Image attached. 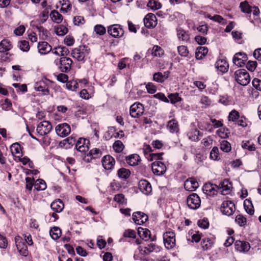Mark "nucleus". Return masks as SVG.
I'll return each mask as SVG.
<instances>
[{
	"label": "nucleus",
	"mask_w": 261,
	"mask_h": 261,
	"mask_svg": "<svg viewBox=\"0 0 261 261\" xmlns=\"http://www.w3.org/2000/svg\"><path fill=\"white\" fill-rule=\"evenodd\" d=\"M90 53V48L87 45H81L72 50L71 56L78 61H84L85 57Z\"/></svg>",
	"instance_id": "obj_1"
},
{
	"label": "nucleus",
	"mask_w": 261,
	"mask_h": 261,
	"mask_svg": "<svg viewBox=\"0 0 261 261\" xmlns=\"http://www.w3.org/2000/svg\"><path fill=\"white\" fill-rule=\"evenodd\" d=\"M235 80L241 85L246 86L250 81V77L248 72L244 69H240L234 72Z\"/></svg>",
	"instance_id": "obj_2"
},
{
	"label": "nucleus",
	"mask_w": 261,
	"mask_h": 261,
	"mask_svg": "<svg viewBox=\"0 0 261 261\" xmlns=\"http://www.w3.org/2000/svg\"><path fill=\"white\" fill-rule=\"evenodd\" d=\"M50 82L49 80L46 79L39 81L35 84V89L39 92L40 95H48L49 94L48 89V83Z\"/></svg>",
	"instance_id": "obj_3"
},
{
	"label": "nucleus",
	"mask_w": 261,
	"mask_h": 261,
	"mask_svg": "<svg viewBox=\"0 0 261 261\" xmlns=\"http://www.w3.org/2000/svg\"><path fill=\"white\" fill-rule=\"evenodd\" d=\"M72 60L67 57H62L59 59V63H57L60 70L62 72H68L71 68Z\"/></svg>",
	"instance_id": "obj_4"
},
{
	"label": "nucleus",
	"mask_w": 261,
	"mask_h": 261,
	"mask_svg": "<svg viewBox=\"0 0 261 261\" xmlns=\"http://www.w3.org/2000/svg\"><path fill=\"white\" fill-rule=\"evenodd\" d=\"M165 246L167 249H171L175 245V234L173 231H167L163 234Z\"/></svg>",
	"instance_id": "obj_5"
},
{
	"label": "nucleus",
	"mask_w": 261,
	"mask_h": 261,
	"mask_svg": "<svg viewBox=\"0 0 261 261\" xmlns=\"http://www.w3.org/2000/svg\"><path fill=\"white\" fill-rule=\"evenodd\" d=\"M187 203L190 208L196 210L200 206L201 200L199 196L197 194L192 193L188 197Z\"/></svg>",
	"instance_id": "obj_6"
},
{
	"label": "nucleus",
	"mask_w": 261,
	"mask_h": 261,
	"mask_svg": "<svg viewBox=\"0 0 261 261\" xmlns=\"http://www.w3.org/2000/svg\"><path fill=\"white\" fill-rule=\"evenodd\" d=\"M143 105L140 102H135L130 107L129 114L133 118H139L144 113Z\"/></svg>",
	"instance_id": "obj_7"
},
{
	"label": "nucleus",
	"mask_w": 261,
	"mask_h": 261,
	"mask_svg": "<svg viewBox=\"0 0 261 261\" xmlns=\"http://www.w3.org/2000/svg\"><path fill=\"white\" fill-rule=\"evenodd\" d=\"M108 32L112 37L119 38L123 36L124 31L120 24H113L108 28Z\"/></svg>",
	"instance_id": "obj_8"
},
{
	"label": "nucleus",
	"mask_w": 261,
	"mask_h": 261,
	"mask_svg": "<svg viewBox=\"0 0 261 261\" xmlns=\"http://www.w3.org/2000/svg\"><path fill=\"white\" fill-rule=\"evenodd\" d=\"M138 249L144 255H148L152 252H157L160 250V247L152 242L145 244L144 247L139 246Z\"/></svg>",
	"instance_id": "obj_9"
},
{
	"label": "nucleus",
	"mask_w": 261,
	"mask_h": 261,
	"mask_svg": "<svg viewBox=\"0 0 261 261\" xmlns=\"http://www.w3.org/2000/svg\"><path fill=\"white\" fill-rule=\"evenodd\" d=\"M153 173L158 176L163 175L166 171V167L162 162L155 161L151 164Z\"/></svg>",
	"instance_id": "obj_10"
},
{
	"label": "nucleus",
	"mask_w": 261,
	"mask_h": 261,
	"mask_svg": "<svg viewBox=\"0 0 261 261\" xmlns=\"http://www.w3.org/2000/svg\"><path fill=\"white\" fill-rule=\"evenodd\" d=\"M51 129L52 125L50 122L43 121L37 125L36 130L40 135L44 136L49 133Z\"/></svg>",
	"instance_id": "obj_11"
},
{
	"label": "nucleus",
	"mask_w": 261,
	"mask_h": 261,
	"mask_svg": "<svg viewBox=\"0 0 261 261\" xmlns=\"http://www.w3.org/2000/svg\"><path fill=\"white\" fill-rule=\"evenodd\" d=\"M56 132L57 134L61 137H65L68 136L70 132L71 128L70 126L66 123H64L58 124L55 128Z\"/></svg>",
	"instance_id": "obj_12"
},
{
	"label": "nucleus",
	"mask_w": 261,
	"mask_h": 261,
	"mask_svg": "<svg viewBox=\"0 0 261 261\" xmlns=\"http://www.w3.org/2000/svg\"><path fill=\"white\" fill-rule=\"evenodd\" d=\"M132 218L136 224L141 225L148 220V217L143 212H136L133 214Z\"/></svg>",
	"instance_id": "obj_13"
},
{
	"label": "nucleus",
	"mask_w": 261,
	"mask_h": 261,
	"mask_svg": "<svg viewBox=\"0 0 261 261\" xmlns=\"http://www.w3.org/2000/svg\"><path fill=\"white\" fill-rule=\"evenodd\" d=\"M248 57L246 54L244 53H237L233 58V63L239 67H242L245 64L247 61Z\"/></svg>",
	"instance_id": "obj_14"
},
{
	"label": "nucleus",
	"mask_w": 261,
	"mask_h": 261,
	"mask_svg": "<svg viewBox=\"0 0 261 261\" xmlns=\"http://www.w3.org/2000/svg\"><path fill=\"white\" fill-rule=\"evenodd\" d=\"M234 211V205L231 201H224L221 206V212L227 216H230Z\"/></svg>",
	"instance_id": "obj_15"
},
{
	"label": "nucleus",
	"mask_w": 261,
	"mask_h": 261,
	"mask_svg": "<svg viewBox=\"0 0 261 261\" xmlns=\"http://www.w3.org/2000/svg\"><path fill=\"white\" fill-rule=\"evenodd\" d=\"M217 187L221 190L222 195H226L230 193L232 185L228 179H225L221 181Z\"/></svg>",
	"instance_id": "obj_16"
},
{
	"label": "nucleus",
	"mask_w": 261,
	"mask_h": 261,
	"mask_svg": "<svg viewBox=\"0 0 261 261\" xmlns=\"http://www.w3.org/2000/svg\"><path fill=\"white\" fill-rule=\"evenodd\" d=\"M157 19L154 14L152 13L147 14L144 18V23L147 28H153L157 24Z\"/></svg>",
	"instance_id": "obj_17"
},
{
	"label": "nucleus",
	"mask_w": 261,
	"mask_h": 261,
	"mask_svg": "<svg viewBox=\"0 0 261 261\" xmlns=\"http://www.w3.org/2000/svg\"><path fill=\"white\" fill-rule=\"evenodd\" d=\"M89 141L87 139L80 138L76 142L75 148L80 152H84L89 149Z\"/></svg>",
	"instance_id": "obj_18"
},
{
	"label": "nucleus",
	"mask_w": 261,
	"mask_h": 261,
	"mask_svg": "<svg viewBox=\"0 0 261 261\" xmlns=\"http://www.w3.org/2000/svg\"><path fill=\"white\" fill-rule=\"evenodd\" d=\"M101 162L103 167L106 170H111L114 168L115 160L112 156L107 155L103 157Z\"/></svg>",
	"instance_id": "obj_19"
},
{
	"label": "nucleus",
	"mask_w": 261,
	"mask_h": 261,
	"mask_svg": "<svg viewBox=\"0 0 261 261\" xmlns=\"http://www.w3.org/2000/svg\"><path fill=\"white\" fill-rule=\"evenodd\" d=\"M198 186V182L194 178H189L184 183L185 189L188 191H194Z\"/></svg>",
	"instance_id": "obj_20"
},
{
	"label": "nucleus",
	"mask_w": 261,
	"mask_h": 261,
	"mask_svg": "<svg viewBox=\"0 0 261 261\" xmlns=\"http://www.w3.org/2000/svg\"><path fill=\"white\" fill-rule=\"evenodd\" d=\"M140 190L145 194H148L152 191L151 184L146 180H141L139 182Z\"/></svg>",
	"instance_id": "obj_21"
},
{
	"label": "nucleus",
	"mask_w": 261,
	"mask_h": 261,
	"mask_svg": "<svg viewBox=\"0 0 261 261\" xmlns=\"http://www.w3.org/2000/svg\"><path fill=\"white\" fill-rule=\"evenodd\" d=\"M138 233L140 237L145 241H148L150 240L151 241H153L156 240V236L155 235L152 236L151 234L149 229H137Z\"/></svg>",
	"instance_id": "obj_22"
},
{
	"label": "nucleus",
	"mask_w": 261,
	"mask_h": 261,
	"mask_svg": "<svg viewBox=\"0 0 261 261\" xmlns=\"http://www.w3.org/2000/svg\"><path fill=\"white\" fill-rule=\"evenodd\" d=\"M38 50L41 55H45L52 50V47L46 41L39 42L38 44Z\"/></svg>",
	"instance_id": "obj_23"
},
{
	"label": "nucleus",
	"mask_w": 261,
	"mask_h": 261,
	"mask_svg": "<svg viewBox=\"0 0 261 261\" xmlns=\"http://www.w3.org/2000/svg\"><path fill=\"white\" fill-rule=\"evenodd\" d=\"M125 160L129 166H134L138 165V163L141 161V158L137 154H132L125 156Z\"/></svg>",
	"instance_id": "obj_24"
},
{
	"label": "nucleus",
	"mask_w": 261,
	"mask_h": 261,
	"mask_svg": "<svg viewBox=\"0 0 261 261\" xmlns=\"http://www.w3.org/2000/svg\"><path fill=\"white\" fill-rule=\"evenodd\" d=\"M167 128L171 133H178L179 130L178 121L175 119L169 121L167 124Z\"/></svg>",
	"instance_id": "obj_25"
},
{
	"label": "nucleus",
	"mask_w": 261,
	"mask_h": 261,
	"mask_svg": "<svg viewBox=\"0 0 261 261\" xmlns=\"http://www.w3.org/2000/svg\"><path fill=\"white\" fill-rule=\"evenodd\" d=\"M217 187L216 185H213L211 183H206L202 188V190L205 194L207 195H214L217 193V190L215 187Z\"/></svg>",
	"instance_id": "obj_26"
},
{
	"label": "nucleus",
	"mask_w": 261,
	"mask_h": 261,
	"mask_svg": "<svg viewBox=\"0 0 261 261\" xmlns=\"http://www.w3.org/2000/svg\"><path fill=\"white\" fill-rule=\"evenodd\" d=\"M169 74V71H165L163 73L160 72H156L153 75V80L158 83H163L168 78Z\"/></svg>",
	"instance_id": "obj_27"
},
{
	"label": "nucleus",
	"mask_w": 261,
	"mask_h": 261,
	"mask_svg": "<svg viewBox=\"0 0 261 261\" xmlns=\"http://www.w3.org/2000/svg\"><path fill=\"white\" fill-rule=\"evenodd\" d=\"M177 36L179 41L188 42L190 41V36L188 31L182 29H177Z\"/></svg>",
	"instance_id": "obj_28"
},
{
	"label": "nucleus",
	"mask_w": 261,
	"mask_h": 261,
	"mask_svg": "<svg viewBox=\"0 0 261 261\" xmlns=\"http://www.w3.org/2000/svg\"><path fill=\"white\" fill-rule=\"evenodd\" d=\"M53 54L59 56L65 57V56H67L69 54V50L65 46H58V47H55L52 50Z\"/></svg>",
	"instance_id": "obj_29"
},
{
	"label": "nucleus",
	"mask_w": 261,
	"mask_h": 261,
	"mask_svg": "<svg viewBox=\"0 0 261 261\" xmlns=\"http://www.w3.org/2000/svg\"><path fill=\"white\" fill-rule=\"evenodd\" d=\"M50 207L55 212L60 213L63 210L64 204L61 199H58L51 203Z\"/></svg>",
	"instance_id": "obj_30"
},
{
	"label": "nucleus",
	"mask_w": 261,
	"mask_h": 261,
	"mask_svg": "<svg viewBox=\"0 0 261 261\" xmlns=\"http://www.w3.org/2000/svg\"><path fill=\"white\" fill-rule=\"evenodd\" d=\"M15 243L18 251L23 256H26L28 254V248L24 242L18 241L17 238H15Z\"/></svg>",
	"instance_id": "obj_31"
},
{
	"label": "nucleus",
	"mask_w": 261,
	"mask_h": 261,
	"mask_svg": "<svg viewBox=\"0 0 261 261\" xmlns=\"http://www.w3.org/2000/svg\"><path fill=\"white\" fill-rule=\"evenodd\" d=\"M12 48L11 42L8 39H3L0 42V53H4Z\"/></svg>",
	"instance_id": "obj_32"
},
{
	"label": "nucleus",
	"mask_w": 261,
	"mask_h": 261,
	"mask_svg": "<svg viewBox=\"0 0 261 261\" xmlns=\"http://www.w3.org/2000/svg\"><path fill=\"white\" fill-rule=\"evenodd\" d=\"M216 67L218 70L222 73H225L228 69V64L224 60H219L216 63Z\"/></svg>",
	"instance_id": "obj_33"
},
{
	"label": "nucleus",
	"mask_w": 261,
	"mask_h": 261,
	"mask_svg": "<svg viewBox=\"0 0 261 261\" xmlns=\"http://www.w3.org/2000/svg\"><path fill=\"white\" fill-rule=\"evenodd\" d=\"M202 135V134L196 129H193L187 134L188 138L192 141H198L200 140L199 136Z\"/></svg>",
	"instance_id": "obj_34"
},
{
	"label": "nucleus",
	"mask_w": 261,
	"mask_h": 261,
	"mask_svg": "<svg viewBox=\"0 0 261 261\" xmlns=\"http://www.w3.org/2000/svg\"><path fill=\"white\" fill-rule=\"evenodd\" d=\"M208 53V48L205 46H200L196 48L195 57L197 60L202 59Z\"/></svg>",
	"instance_id": "obj_35"
},
{
	"label": "nucleus",
	"mask_w": 261,
	"mask_h": 261,
	"mask_svg": "<svg viewBox=\"0 0 261 261\" xmlns=\"http://www.w3.org/2000/svg\"><path fill=\"white\" fill-rule=\"evenodd\" d=\"M50 16L51 20L57 23H61L63 18L62 15L55 10L51 11Z\"/></svg>",
	"instance_id": "obj_36"
},
{
	"label": "nucleus",
	"mask_w": 261,
	"mask_h": 261,
	"mask_svg": "<svg viewBox=\"0 0 261 261\" xmlns=\"http://www.w3.org/2000/svg\"><path fill=\"white\" fill-rule=\"evenodd\" d=\"M244 207L246 212L252 215L254 214V207L251 200L246 199L244 201Z\"/></svg>",
	"instance_id": "obj_37"
},
{
	"label": "nucleus",
	"mask_w": 261,
	"mask_h": 261,
	"mask_svg": "<svg viewBox=\"0 0 261 261\" xmlns=\"http://www.w3.org/2000/svg\"><path fill=\"white\" fill-rule=\"evenodd\" d=\"M239 7L241 12L244 13L250 14L252 12V7L246 1L241 2L240 4Z\"/></svg>",
	"instance_id": "obj_38"
},
{
	"label": "nucleus",
	"mask_w": 261,
	"mask_h": 261,
	"mask_svg": "<svg viewBox=\"0 0 261 261\" xmlns=\"http://www.w3.org/2000/svg\"><path fill=\"white\" fill-rule=\"evenodd\" d=\"M162 6L159 0H150L147 5V6L153 11L160 9Z\"/></svg>",
	"instance_id": "obj_39"
},
{
	"label": "nucleus",
	"mask_w": 261,
	"mask_h": 261,
	"mask_svg": "<svg viewBox=\"0 0 261 261\" xmlns=\"http://www.w3.org/2000/svg\"><path fill=\"white\" fill-rule=\"evenodd\" d=\"M34 188L38 191L44 190L46 188V182L42 179H38L35 181Z\"/></svg>",
	"instance_id": "obj_40"
},
{
	"label": "nucleus",
	"mask_w": 261,
	"mask_h": 261,
	"mask_svg": "<svg viewBox=\"0 0 261 261\" xmlns=\"http://www.w3.org/2000/svg\"><path fill=\"white\" fill-rule=\"evenodd\" d=\"M130 174V172L128 169L124 168L119 169L117 171V175L118 177L122 179L128 178Z\"/></svg>",
	"instance_id": "obj_41"
},
{
	"label": "nucleus",
	"mask_w": 261,
	"mask_h": 261,
	"mask_svg": "<svg viewBox=\"0 0 261 261\" xmlns=\"http://www.w3.org/2000/svg\"><path fill=\"white\" fill-rule=\"evenodd\" d=\"M39 33V36L43 40L47 39L49 37V33L42 26H37L36 29Z\"/></svg>",
	"instance_id": "obj_42"
},
{
	"label": "nucleus",
	"mask_w": 261,
	"mask_h": 261,
	"mask_svg": "<svg viewBox=\"0 0 261 261\" xmlns=\"http://www.w3.org/2000/svg\"><path fill=\"white\" fill-rule=\"evenodd\" d=\"M151 54L154 57H161L164 54V51L160 46L154 45L152 49Z\"/></svg>",
	"instance_id": "obj_43"
},
{
	"label": "nucleus",
	"mask_w": 261,
	"mask_h": 261,
	"mask_svg": "<svg viewBox=\"0 0 261 261\" xmlns=\"http://www.w3.org/2000/svg\"><path fill=\"white\" fill-rule=\"evenodd\" d=\"M240 117L239 112L236 110H233L229 113L228 120L229 121L237 122Z\"/></svg>",
	"instance_id": "obj_44"
},
{
	"label": "nucleus",
	"mask_w": 261,
	"mask_h": 261,
	"mask_svg": "<svg viewBox=\"0 0 261 261\" xmlns=\"http://www.w3.org/2000/svg\"><path fill=\"white\" fill-rule=\"evenodd\" d=\"M168 98L169 99V101L172 104H175L182 100V98L179 97V94L177 93H171L169 94Z\"/></svg>",
	"instance_id": "obj_45"
},
{
	"label": "nucleus",
	"mask_w": 261,
	"mask_h": 261,
	"mask_svg": "<svg viewBox=\"0 0 261 261\" xmlns=\"http://www.w3.org/2000/svg\"><path fill=\"white\" fill-rule=\"evenodd\" d=\"M18 45L20 49L23 51L27 52L30 48L29 42L27 40L19 41Z\"/></svg>",
	"instance_id": "obj_46"
},
{
	"label": "nucleus",
	"mask_w": 261,
	"mask_h": 261,
	"mask_svg": "<svg viewBox=\"0 0 261 261\" xmlns=\"http://www.w3.org/2000/svg\"><path fill=\"white\" fill-rule=\"evenodd\" d=\"M11 151L12 153L15 156L17 154H21V148L20 145L18 143H13L11 146Z\"/></svg>",
	"instance_id": "obj_47"
},
{
	"label": "nucleus",
	"mask_w": 261,
	"mask_h": 261,
	"mask_svg": "<svg viewBox=\"0 0 261 261\" xmlns=\"http://www.w3.org/2000/svg\"><path fill=\"white\" fill-rule=\"evenodd\" d=\"M197 225L201 228H208L210 225L209 221L207 218L203 217L197 221Z\"/></svg>",
	"instance_id": "obj_48"
},
{
	"label": "nucleus",
	"mask_w": 261,
	"mask_h": 261,
	"mask_svg": "<svg viewBox=\"0 0 261 261\" xmlns=\"http://www.w3.org/2000/svg\"><path fill=\"white\" fill-rule=\"evenodd\" d=\"M116 132L115 127L111 126L108 128V130L104 135V138L106 140H109L113 137H114L115 132Z\"/></svg>",
	"instance_id": "obj_49"
},
{
	"label": "nucleus",
	"mask_w": 261,
	"mask_h": 261,
	"mask_svg": "<svg viewBox=\"0 0 261 261\" xmlns=\"http://www.w3.org/2000/svg\"><path fill=\"white\" fill-rule=\"evenodd\" d=\"M113 147L116 152L119 153L123 150L124 146L121 141L117 140L114 143Z\"/></svg>",
	"instance_id": "obj_50"
},
{
	"label": "nucleus",
	"mask_w": 261,
	"mask_h": 261,
	"mask_svg": "<svg viewBox=\"0 0 261 261\" xmlns=\"http://www.w3.org/2000/svg\"><path fill=\"white\" fill-rule=\"evenodd\" d=\"M242 147L243 148L248 149L249 151H254L256 149L255 145L249 141H243Z\"/></svg>",
	"instance_id": "obj_51"
},
{
	"label": "nucleus",
	"mask_w": 261,
	"mask_h": 261,
	"mask_svg": "<svg viewBox=\"0 0 261 261\" xmlns=\"http://www.w3.org/2000/svg\"><path fill=\"white\" fill-rule=\"evenodd\" d=\"M220 149L224 152H228L231 150V145L226 140H223L220 143Z\"/></svg>",
	"instance_id": "obj_52"
},
{
	"label": "nucleus",
	"mask_w": 261,
	"mask_h": 261,
	"mask_svg": "<svg viewBox=\"0 0 261 261\" xmlns=\"http://www.w3.org/2000/svg\"><path fill=\"white\" fill-rule=\"evenodd\" d=\"M87 155L91 156L93 158H98L102 155V151L98 148H93L90 150Z\"/></svg>",
	"instance_id": "obj_53"
},
{
	"label": "nucleus",
	"mask_w": 261,
	"mask_h": 261,
	"mask_svg": "<svg viewBox=\"0 0 261 261\" xmlns=\"http://www.w3.org/2000/svg\"><path fill=\"white\" fill-rule=\"evenodd\" d=\"M210 158L214 161L220 159L219 150L218 147H214L210 152Z\"/></svg>",
	"instance_id": "obj_54"
},
{
	"label": "nucleus",
	"mask_w": 261,
	"mask_h": 261,
	"mask_svg": "<svg viewBox=\"0 0 261 261\" xmlns=\"http://www.w3.org/2000/svg\"><path fill=\"white\" fill-rule=\"evenodd\" d=\"M62 229H49V234L55 240L58 239L61 236Z\"/></svg>",
	"instance_id": "obj_55"
},
{
	"label": "nucleus",
	"mask_w": 261,
	"mask_h": 261,
	"mask_svg": "<svg viewBox=\"0 0 261 261\" xmlns=\"http://www.w3.org/2000/svg\"><path fill=\"white\" fill-rule=\"evenodd\" d=\"M229 134V130L227 128H222L217 130V134L218 136L222 138H226L228 137Z\"/></svg>",
	"instance_id": "obj_56"
},
{
	"label": "nucleus",
	"mask_w": 261,
	"mask_h": 261,
	"mask_svg": "<svg viewBox=\"0 0 261 261\" xmlns=\"http://www.w3.org/2000/svg\"><path fill=\"white\" fill-rule=\"evenodd\" d=\"M68 32V29L63 25H59L56 30V34L58 36H64Z\"/></svg>",
	"instance_id": "obj_57"
},
{
	"label": "nucleus",
	"mask_w": 261,
	"mask_h": 261,
	"mask_svg": "<svg viewBox=\"0 0 261 261\" xmlns=\"http://www.w3.org/2000/svg\"><path fill=\"white\" fill-rule=\"evenodd\" d=\"M177 50L178 54L181 56L184 57H188L189 54V51L188 50L187 47L185 45H180L177 47Z\"/></svg>",
	"instance_id": "obj_58"
},
{
	"label": "nucleus",
	"mask_w": 261,
	"mask_h": 261,
	"mask_svg": "<svg viewBox=\"0 0 261 261\" xmlns=\"http://www.w3.org/2000/svg\"><path fill=\"white\" fill-rule=\"evenodd\" d=\"M123 237L126 238L135 239L136 237V232L133 229H126L123 232Z\"/></svg>",
	"instance_id": "obj_59"
},
{
	"label": "nucleus",
	"mask_w": 261,
	"mask_h": 261,
	"mask_svg": "<svg viewBox=\"0 0 261 261\" xmlns=\"http://www.w3.org/2000/svg\"><path fill=\"white\" fill-rule=\"evenodd\" d=\"M163 154H164L163 152L149 153V159H148V160L150 161H152L153 160H163L162 155H163Z\"/></svg>",
	"instance_id": "obj_60"
},
{
	"label": "nucleus",
	"mask_w": 261,
	"mask_h": 261,
	"mask_svg": "<svg viewBox=\"0 0 261 261\" xmlns=\"http://www.w3.org/2000/svg\"><path fill=\"white\" fill-rule=\"evenodd\" d=\"M94 31L97 34L103 35L106 33V29L102 25L97 24L94 27Z\"/></svg>",
	"instance_id": "obj_61"
},
{
	"label": "nucleus",
	"mask_w": 261,
	"mask_h": 261,
	"mask_svg": "<svg viewBox=\"0 0 261 261\" xmlns=\"http://www.w3.org/2000/svg\"><path fill=\"white\" fill-rule=\"evenodd\" d=\"M26 185L25 188L29 191H31L33 186H34L35 180L34 178L27 177L25 178Z\"/></svg>",
	"instance_id": "obj_62"
},
{
	"label": "nucleus",
	"mask_w": 261,
	"mask_h": 261,
	"mask_svg": "<svg viewBox=\"0 0 261 261\" xmlns=\"http://www.w3.org/2000/svg\"><path fill=\"white\" fill-rule=\"evenodd\" d=\"M114 200L119 204L126 203V199L122 194H118L115 195Z\"/></svg>",
	"instance_id": "obj_63"
},
{
	"label": "nucleus",
	"mask_w": 261,
	"mask_h": 261,
	"mask_svg": "<svg viewBox=\"0 0 261 261\" xmlns=\"http://www.w3.org/2000/svg\"><path fill=\"white\" fill-rule=\"evenodd\" d=\"M235 221L240 226H244L246 223V218L241 215H237Z\"/></svg>",
	"instance_id": "obj_64"
}]
</instances>
